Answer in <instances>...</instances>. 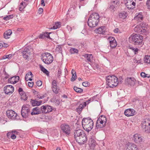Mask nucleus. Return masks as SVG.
Returning <instances> with one entry per match:
<instances>
[{
	"label": "nucleus",
	"mask_w": 150,
	"mask_h": 150,
	"mask_svg": "<svg viewBox=\"0 0 150 150\" xmlns=\"http://www.w3.org/2000/svg\"><path fill=\"white\" fill-rule=\"evenodd\" d=\"M55 51L57 52V53H62V46L57 45L56 47Z\"/></svg>",
	"instance_id": "c9c22d12"
},
{
	"label": "nucleus",
	"mask_w": 150,
	"mask_h": 150,
	"mask_svg": "<svg viewBox=\"0 0 150 150\" xmlns=\"http://www.w3.org/2000/svg\"><path fill=\"white\" fill-rule=\"evenodd\" d=\"M14 16L13 14L4 17L3 19L5 21H7L10 19L13 18Z\"/></svg>",
	"instance_id": "37998d69"
},
{
	"label": "nucleus",
	"mask_w": 150,
	"mask_h": 150,
	"mask_svg": "<svg viewBox=\"0 0 150 150\" xmlns=\"http://www.w3.org/2000/svg\"><path fill=\"white\" fill-rule=\"evenodd\" d=\"M96 143L95 140L91 138L90 140L89 144L91 148L93 149L95 146Z\"/></svg>",
	"instance_id": "cd10ccee"
},
{
	"label": "nucleus",
	"mask_w": 150,
	"mask_h": 150,
	"mask_svg": "<svg viewBox=\"0 0 150 150\" xmlns=\"http://www.w3.org/2000/svg\"><path fill=\"white\" fill-rule=\"evenodd\" d=\"M146 74L144 72H142L140 74L141 76L143 78H145Z\"/></svg>",
	"instance_id": "e2e57ef3"
},
{
	"label": "nucleus",
	"mask_w": 150,
	"mask_h": 150,
	"mask_svg": "<svg viewBox=\"0 0 150 150\" xmlns=\"http://www.w3.org/2000/svg\"><path fill=\"white\" fill-rule=\"evenodd\" d=\"M31 48L29 46L25 47L23 50L22 53L23 57L25 59L28 60L30 54Z\"/></svg>",
	"instance_id": "6e6552de"
},
{
	"label": "nucleus",
	"mask_w": 150,
	"mask_h": 150,
	"mask_svg": "<svg viewBox=\"0 0 150 150\" xmlns=\"http://www.w3.org/2000/svg\"><path fill=\"white\" fill-rule=\"evenodd\" d=\"M43 11V9L42 8H40L38 10V12L40 14Z\"/></svg>",
	"instance_id": "774afa93"
},
{
	"label": "nucleus",
	"mask_w": 150,
	"mask_h": 150,
	"mask_svg": "<svg viewBox=\"0 0 150 150\" xmlns=\"http://www.w3.org/2000/svg\"><path fill=\"white\" fill-rule=\"evenodd\" d=\"M12 32L11 30H8L5 31L4 35V37L5 38L7 39L10 38L11 34H12Z\"/></svg>",
	"instance_id": "393cba45"
},
{
	"label": "nucleus",
	"mask_w": 150,
	"mask_h": 150,
	"mask_svg": "<svg viewBox=\"0 0 150 150\" xmlns=\"http://www.w3.org/2000/svg\"><path fill=\"white\" fill-rule=\"evenodd\" d=\"M74 89L75 91L79 93H81L83 91V90L82 89L78 88L76 86H74Z\"/></svg>",
	"instance_id": "ea45409f"
},
{
	"label": "nucleus",
	"mask_w": 150,
	"mask_h": 150,
	"mask_svg": "<svg viewBox=\"0 0 150 150\" xmlns=\"http://www.w3.org/2000/svg\"><path fill=\"white\" fill-rule=\"evenodd\" d=\"M11 138L13 139H15L16 138V136L15 134H12V135H11Z\"/></svg>",
	"instance_id": "338daca9"
},
{
	"label": "nucleus",
	"mask_w": 150,
	"mask_h": 150,
	"mask_svg": "<svg viewBox=\"0 0 150 150\" xmlns=\"http://www.w3.org/2000/svg\"><path fill=\"white\" fill-rule=\"evenodd\" d=\"M139 100H138V99L136 98H135L133 100V102H135V103H141V102H139Z\"/></svg>",
	"instance_id": "bf43d9fd"
},
{
	"label": "nucleus",
	"mask_w": 150,
	"mask_h": 150,
	"mask_svg": "<svg viewBox=\"0 0 150 150\" xmlns=\"http://www.w3.org/2000/svg\"><path fill=\"white\" fill-rule=\"evenodd\" d=\"M142 127L144 132L146 133H150V122H149L147 120L142 122Z\"/></svg>",
	"instance_id": "1a4fd4ad"
},
{
	"label": "nucleus",
	"mask_w": 150,
	"mask_h": 150,
	"mask_svg": "<svg viewBox=\"0 0 150 150\" xmlns=\"http://www.w3.org/2000/svg\"><path fill=\"white\" fill-rule=\"evenodd\" d=\"M36 84L38 86H41L42 85V81L40 80L37 81L36 82Z\"/></svg>",
	"instance_id": "6e6d98bb"
},
{
	"label": "nucleus",
	"mask_w": 150,
	"mask_h": 150,
	"mask_svg": "<svg viewBox=\"0 0 150 150\" xmlns=\"http://www.w3.org/2000/svg\"><path fill=\"white\" fill-rule=\"evenodd\" d=\"M103 127V125H102L100 124L99 123H97V121L96 122V125L95 128V130L97 132L98 130V129H101Z\"/></svg>",
	"instance_id": "e433bc0d"
},
{
	"label": "nucleus",
	"mask_w": 150,
	"mask_h": 150,
	"mask_svg": "<svg viewBox=\"0 0 150 150\" xmlns=\"http://www.w3.org/2000/svg\"><path fill=\"white\" fill-rule=\"evenodd\" d=\"M33 112L31 113V114L32 115L41 114V112L40 110V109L38 107H35L33 109Z\"/></svg>",
	"instance_id": "b1692460"
},
{
	"label": "nucleus",
	"mask_w": 150,
	"mask_h": 150,
	"mask_svg": "<svg viewBox=\"0 0 150 150\" xmlns=\"http://www.w3.org/2000/svg\"><path fill=\"white\" fill-rule=\"evenodd\" d=\"M30 113V105L28 104L24 105L22 108L21 115L22 117L26 118L28 117Z\"/></svg>",
	"instance_id": "0eeeda50"
},
{
	"label": "nucleus",
	"mask_w": 150,
	"mask_h": 150,
	"mask_svg": "<svg viewBox=\"0 0 150 150\" xmlns=\"http://www.w3.org/2000/svg\"><path fill=\"white\" fill-rule=\"evenodd\" d=\"M135 79L134 78H127L125 80V83L131 86H134L135 84Z\"/></svg>",
	"instance_id": "4be33fe9"
},
{
	"label": "nucleus",
	"mask_w": 150,
	"mask_h": 150,
	"mask_svg": "<svg viewBox=\"0 0 150 150\" xmlns=\"http://www.w3.org/2000/svg\"><path fill=\"white\" fill-rule=\"evenodd\" d=\"M61 128L63 132L67 135H69L70 134L71 127L67 124H63L61 125Z\"/></svg>",
	"instance_id": "f8f14e48"
},
{
	"label": "nucleus",
	"mask_w": 150,
	"mask_h": 150,
	"mask_svg": "<svg viewBox=\"0 0 150 150\" xmlns=\"http://www.w3.org/2000/svg\"><path fill=\"white\" fill-rule=\"evenodd\" d=\"M18 92L20 95L23 93L25 92L23 91V89L21 88H19L18 89Z\"/></svg>",
	"instance_id": "5fc2aeb1"
},
{
	"label": "nucleus",
	"mask_w": 150,
	"mask_h": 150,
	"mask_svg": "<svg viewBox=\"0 0 150 150\" xmlns=\"http://www.w3.org/2000/svg\"><path fill=\"white\" fill-rule=\"evenodd\" d=\"M134 19L138 21L141 22L143 19V16L142 12H140L134 18Z\"/></svg>",
	"instance_id": "a878e982"
},
{
	"label": "nucleus",
	"mask_w": 150,
	"mask_h": 150,
	"mask_svg": "<svg viewBox=\"0 0 150 150\" xmlns=\"http://www.w3.org/2000/svg\"><path fill=\"white\" fill-rule=\"evenodd\" d=\"M146 4L148 8L150 10V0H147Z\"/></svg>",
	"instance_id": "864d4df0"
},
{
	"label": "nucleus",
	"mask_w": 150,
	"mask_h": 150,
	"mask_svg": "<svg viewBox=\"0 0 150 150\" xmlns=\"http://www.w3.org/2000/svg\"><path fill=\"white\" fill-rule=\"evenodd\" d=\"M144 62L148 64H150V56L146 55L144 59Z\"/></svg>",
	"instance_id": "4c0bfd02"
},
{
	"label": "nucleus",
	"mask_w": 150,
	"mask_h": 150,
	"mask_svg": "<svg viewBox=\"0 0 150 150\" xmlns=\"http://www.w3.org/2000/svg\"><path fill=\"white\" fill-rule=\"evenodd\" d=\"M93 101L94 102L96 103L99 102V103L101 102V99L100 98V96L99 95H97L93 97L90 98L88 100L86 101L83 102L82 103H86V102H88L89 103L90 102Z\"/></svg>",
	"instance_id": "9d476101"
},
{
	"label": "nucleus",
	"mask_w": 150,
	"mask_h": 150,
	"mask_svg": "<svg viewBox=\"0 0 150 150\" xmlns=\"http://www.w3.org/2000/svg\"><path fill=\"white\" fill-rule=\"evenodd\" d=\"M129 41L135 45H142L143 37L137 34L132 35L129 37Z\"/></svg>",
	"instance_id": "39448f33"
},
{
	"label": "nucleus",
	"mask_w": 150,
	"mask_h": 150,
	"mask_svg": "<svg viewBox=\"0 0 150 150\" xmlns=\"http://www.w3.org/2000/svg\"><path fill=\"white\" fill-rule=\"evenodd\" d=\"M7 57H7V59H9L12 58V57L13 56V55L12 54H9L8 55H7Z\"/></svg>",
	"instance_id": "69168bd1"
},
{
	"label": "nucleus",
	"mask_w": 150,
	"mask_h": 150,
	"mask_svg": "<svg viewBox=\"0 0 150 150\" xmlns=\"http://www.w3.org/2000/svg\"><path fill=\"white\" fill-rule=\"evenodd\" d=\"M31 100L30 102L31 103H41L42 102L41 100L38 101L36 99L32 100V99Z\"/></svg>",
	"instance_id": "a18cd8bd"
},
{
	"label": "nucleus",
	"mask_w": 150,
	"mask_h": 150,
	"mask_svg": "<svg viewBox=\"0 0 150 150\" xmlns=\"http://www.w3.org/2000/svg\"><path fill=\"white\" fill-rule=\"evenodd\" d=\"M84 104L83 105L82 104H80L78 107L76 108V111L78 113L80 114L82 110L83 107H85L87 105V104Z\"/></svg>",
	"instance_id": "bb28decb"
},
{
	"label": "nucleus",
	"mask_w": 150,
	"mask_h": 150,
	"mask_svg": "<svg viewBox=\"0 0 150 150\" xmlns=\"http://www.w3.org/2000/svg\"><path fill=\"white\" fill-rule=\"evenodd\" d=\"M19 79V77L18 76H15L9 78L8 80V83L14 84L17 82Z\"/></svg>",
	"instance_id": "6ab92c4d"
},
{
	"label": "nucleus",
	"mask_w": 150,
	"mask_h": 150,
	"mask_svg": "<svg viewBox=\"0 0 150 150\" xmlns=\"http://www.w3.org/2000/svg\"><path fill=\"white\" fill-rule=\"evenodd\" d=\"M45 38V35L44 33L39 35V38L40 39H44Z\"/></svg>",
	"instance_id": "603ef678"
},
{
	"label": "nucleus",
	"mask_w": 150,
	"mask_h": 150,
	"mask_svg": "<svg viewBox=\"0 0 150 150\" xmlns=\"http://www.w3.org/2000/svg\"><path fill=\"white\" fill-rule=\"evenodd\" d=\"M106 79V84L109 87L113 88L116 86L118 84V78L115 76H108Z\"/></svg>",
	"instance_id": "20e7f679"
},
{
	"label": "nucleus",
	"mask_w": 150,
	"mask_h": 150,
	"mask_svg": "<svg viewBox=\"0 0 150 150\" xmlns=\"http://www.w3.org/2000/svg\"><path fill=\"white\" fill-rule=\"evenodd\" d=\"M41 59L45 64H49L53 62V57L50 53L46 52L42 56Z\"/></svg>",
	"instance_id": "423d86ee"
},
{
	"label": "nucleus",
	"mask_w": 150,
	"mask_h": 150,
	"mask_svg": "<svg viewBox=\"0 0 150 150\" xmlns=\"http://www.w3.org/2000/svg\"><path fill=\"white\" fill-rule=\"evenodd\" d=\"M127 146V150H138L137 146L133 143H128Z\"/></svg>",
	"instance_id": "412c9836"
},
{
	"label": "nucleus",
	"mask_w": 150,
	"mask_h": 150,
	"mask_svg": "<svg viewBox=\"0 0 150 150\" xmlns=\"http://www.w3.org/2000/svg\"><path fill=\"white\" fill-rule=\"evenodd\" d=\"M62 74V70L60 68H59L58 69V73L57 74V76L59 77Z\"/></svg>",
	"instance_id": "3c124183"
},
{
	"label": "nucleus",
	"mask_w": 150,
	"mask_h": 150,
	"mask_svg": "<svg viewBox=\"0 0 150 150\" xmlns=\"http://www.w3.org/2000/svg\"><path fill=\"white\" fill-rule=\"evenodd\" d=\"M99 16L97 13H93L89 17L88 21V26L90 28L97 26L99 22Z\"/></svg>",
	"instance_id": "f03ea898"
},
{
	"label": "nucleus",
	"mask_w": 150,
	"mask_h": 150,
	"mask_svg": "<svg viewBox=\"0 0 150 150\" xmlns=\"http://www.w3.org/2000/svg\"><path fill=\"white\" fill-rule=\"evenodd\" d=\"M82 124L83 129L88 132L91 130L93 127V121L89 117L83 118L82 121Z\"/></svg>",
	"instance_id": "7ed1b4c3"
},
{
	"label": "nucleus",
	"mask_w": 150,
	"mask_h": 150,
	"mask_svg": "<svg viewBox=\"0 0 150 150\" xmlns=\"http://www.w3.org/2000/svg\"><path fill=\"white\" fill-rule=\"evenodd\" d=\"M141 29L142 32H140V34H143L144 33H145L146 32V30L145 28H144L143 26H142V28Z\"/></svg>",
	"instance_id": "09e8293b"
},
{
	"label": "nucleus",
	"mask_w": 150,
	"mask_h": 150,
	"mask_svg": "<svg viewBox=\"0 0 150 150\" xmlns=\"http://www.w3.org/2000/svg\"><path fill=\"white\" fill-rule=\"evenodd\" d=\"M92 56V54H86L83 56L86 58L88 61L91 62V58Z\"/></svg>",
	"instance_id": "58836bf2"
},
{
	"label": "nucleus",
	"mask_w": 150,
	"mask_h": 150,
	"mask_svg": "<svg viewBox=\"0 0 150 150\" xmlns=\"http://www.w3.org/2000/svg\"><path fill=\"white\" fill-rule=\"evenodd\" d=\"M114 32L115 33H120L119 29L118 28H116L114 30Z\"/></svg>",
	"instance_id": "13d9d810"
},
{
	"label": "nucleus",
	"mask_w": 150,
	"mask_h": 150,
	"mask_svg": "<svg viewBox=\"0 0 150 150\" xmlns=\"http://www.w3.org/2000/svg\"><path fill=\"white\" fill-rule=\"evenodd\" d=\"M108 40L109 41L110 46L112 48H115L117 45V43L115 38L112 37H110L108 38Z\"/></svg>",
	"instance_id": "a211bd4d"
},
{
	"label": "nucleus",
	"mask_w": 150,
	"mask_h": 150,
	"mask_svg": "<svg viewBox=\"0 0 150 150\" xmlns=\"http://www.w3.org/2000/svg\"><path fill=\"white\" fill-rule=\"evenodd\" d=\"M57 81L55 80H53L52 82L51 88L53 92L56 94L59 93V89L57 88Z\"/></svg>",
	"instance_id": "f3484780"
},
{
	"label": "nucleus",
	"mask_w": 150,
	"mask_h": 150,
	"mask_svg": "<svg viewBox=\"0 0 150 150\" xmlns=\"http://www.w3.org/2000/svg\"><path fill=\"white\" fill-rule=\"evenodd\" d=\"M112 5H116L117 6L120 4V2L118 0H114L112 2Z\"/></svg>",
	"instance_id": "c03bdc74"
},
{
	"label": "nucleus",
	"mask_w": 150,
	"mask_h": 150,
	"mask_svg": "<svg viewBox=\"0 0 150 150\" xmlns=\"http://www.w3.org/2000/svg\"><path fill=\"white\" fill-rule=\"evenodd\" d=\"M135 110L131 108H129L125 110L124 114L127 117H129L134 115L135 114Z\"/></svg>",
	"instance_id": "dca6fc26"
},
{
	"label": "nucleus",
	"mask_w": 150,
	"mask_h": 150,
	"mask_svg": "<svg viewBox=\"0 0 150 150\" xmlns=\"http://www.w3.org/2000/svg\"><path fill=\"white\" fill-rule=\"evenodd\" d=\"M90 84V83L87 81L84 82L82 83V85L83 86L86 87L89 86Z\"/></svg>",
	"instance_id": "49530a36"
},
{
	"label": "nucleus",
	"mask_w": 150,
	"mask_h": 150,
	"mask_svg": "<svg viewBox=\"0 0 150 150\" xmlns=\"http://www.w3.org/2000/svg\"><path fill=\"white\" fill-rule=\"evenodd\" d=\"M142 26L140 24L137 25L134 28V30L135 32L140 33V32H142Z\"/></svg>",
	"instance_id": "c756f323"
},
{
	"label": "nucleus",
	"mask_w": 150,
	"mask_h": 150,
	"mask_svg": "<svg viewBox=\"0 0 150 150\" xmlns=\"http://www.w3.org/2000/svg\"><path fill=\"white\" fill-rule=\"evenodd\" d=\"M70 52L71 54L78 53V50L77 49L73 48H71L70 50Z\"/></svg>",
	"instance_id": "a19ab883"
},
{
	"label": "nucleus",
	"mask_w": 150,
	"mask_h": 150,
	"mask_svg": "<svg viewBox=\"0 0 150 150\" xmlns=\"http://www.w3.org/2000/svg\"><path fill=\"white\" fill-rule=\"evenodd\" d=\"M4 91L6 94L10 95L14 92V88L12 85H7L4 87Z\"/></svg>",
	"instance_id": "ddd939ff"
},
{
	"label": "nucleus",
	"mask_w": 150,
	"mask_h": 150,
	"mask_svg": "<svg viewBox=\"0 0 150 150\" xmlns=\"http://www.w3.org/2000/svg\"><path fill=\"white\" fill-rule=\"evenodd\" d=\"M98 119L100 120H101L102 122H103L105 123L106 122L107 120L106 117L103 115H101Z\"/></svg>",
	"instance_id": "79ce46f5"
},
{
	"label": "nucleus",
	"mask_w": 150,
	"mask_h": 150,
	"mask_svg": "<svg viewBox=\"0 0 150 150\" xmlns=\"http://www.w3.org/2000/svg\"><path fill=\"white\" fill-rule=\"evenodd\" d=\"M7 117L9 119L13 120L16 119L17 114L12 110H8L6 112Z\"/></svg>",
	"instance_id": "4468645a"
},
{
	"label": "nucleus",
	"mask_w": 150,
	"mask_h": 150,
	"mask_svg": "<svg viewBox=\"0 0 150 150\" xmlns=\"http://www.w3.org/2000/svg\"><path fill=\"white\" fill-rule=\"evenodd\" d=\"M133 140L136 143H139L143 141V139L140 134H136L133 136Z\"/></svg>",
	"instance_id": "aec40b11"
},
{
	"label": "nucleus",
	"mask_w": 150,
	"mask_h": 150,
	"mask_svg": "<svg viewBox=\"0 0 150 150\" xmlns=\"http://www.w3.org/2000/svg\"><path fill=\"white\" fill-rule=\"evenodd\" d=\"M119 16V17L120 18L125 19L127 17V12L123 11L120 13Z\"/></svg>",
	"instance_id": "c85d7f7f"
},
{
	"label": "nucleus",
	"mask_w": 150,
	"mask_h": 150,
	"mask_svg": "<svg viewBox=\"0 0 150 150\" xmlns=\"http://www.w3.org/2000/svg\"><path fill=\"white\" fill-rule=\"evenodd\" d=\"M97 121V123H99L100 124L102 125H103V127L105 126L106 123L103 122H102L101 120H98V119Z\"/></svg>",
	"instance_id": "de8ad7c7"
},
{
	"label": "nucleus",
	"mask_w": 150,
	"mask_h": 150,
	"mask_svg": "<svg viewBox=\"0 0 150 150\" xmlns=\"http://www.w3.org/2000/svg\"><path fill=\"white\" fill-rule=\"evenodd\" d=\"M44 34H45V38L46 37L47 38H48L49 39H51V38H50V34H51V33H49L47 32H45L44 33Z\"/></svg>",
	"instance_id": "8fccbe9b"
},
{
	"label": "nucleus",
	"mask_w": 150,
	"mask_h": 150,
	"mask_svg": "<svg viewBox=\"0 0 150 150\" xmlns=\"http://www.w3.org/2000/svg\"><path fill=\"white\" fill-rule=\"evenodd\" d=\"M61 26V24L60 22L56 23L51 28L52 29H56L59 28Z\"/></svg>",
	"instance_id": "72a5a7b5"
},
{
	"label": "nucleus",
	"mask_w": 150,
	"mask_h": 150,
	"mask_svg": "<svg viewBox=\"0 0 150 150\" xmlns=\"http://www.w3.org/2000/svg\"><path fill=\"white\" fill-rule=\"evenodd\" d=\"M41 113L46 114L52 111V108L51 106L42 105L40 107Z\"/></svg>",
	"instance_id": "9b49d317"
},
{
	"label": "nucleus",
	"mask_w": 150,
	"mask_h": 150,
	"mask_svg": "<svg viewBox=\"0 0 150 150\" xmlns=\"http://www.w3.org/2000/svg\"><path fill=\"white\" fill-rule=\"evenodd\" d=\"M27 92H25L20 95L21 99L23 100L24 101H26L28 97L27 96Z\"/></svg>",
	"instance_id": "473e14b6"
},
{
	"label": "nucleus",
	"mask_w": 150,
	"mask_h": 150,
	"mask_svg": "<svg viewBox=\"0 0 150 150\" xmlns=\"http://www.w3.org/2000/svg\"><path fill=\"white\" fill-rule=\"evenodd\" d=\"M28 85L29 87H32L33 85V82H28Z\"/></svg>",
	"instance_id": "052dcab7"
},
{
	"label": "nucleus",
	"mask_w": 150,
	"mask_h": 150,
	"mask_svg": "<svg viewBox=\"0 0 150 150\" xmlns=\"http://www.w3.org/2000/svg\"><path fill=\"white\" fill-rule=\"evenodd\" d=\"M74 138L77 142L80 144H84L87 141V137L84 132L81 129H76L72 132Z\"/></svg>",
	"instance_id": "f257e3e1"
},
{
	"label": "nucleus",
	"mask_w": 150,
	"mask_h": 150,
	"mask_svg": "<svg viewBox=\"0 0 150 150\" xmlns=\"http://www.w3.org/2000/svg\"><path fill=\"white\" fill-rule=\"evenodd\" d=\"M96 32L99 34H104L105 32V26H102L95 30Z\"/></svg>",
	"instance_id": "5701e85b"
},
{
	"label": "nucleus",
	"mask_w": 150,
	"mask_h": 150,
	"mask_svg": "<svg viewBox=\"0 0 150 150\" xmlns=\"http://www.w3.org/2000/svg\"><path fill=\"white\" fill-rule=\"evenodd\" d=\"M124 1L126 6L128 9H133L135 8L136 4L134 1L131 2L127 0H125Z\"/></svg>",
	"instance_id": "2eb2a0df"
},
{
	"label": "nucleus",
	"mask_w": 150,
	"mask_h": 150,
	"mask_svg": "<svg viewBox=\"0 0 150 150\" xmlns=\"http://www.w3.org/2000/svg\"><path fill=\"white\" fill-rule=\"evenodd\" d=\"M129 49H130L134 52L135 54H137L138 53L139 49L137 48H134L132 46H129Z\"/></svg>",
	"instance_id": "f704fd0d"
},
{
	"label": "nucleus",
	"mask_w": 150,
	"mask_h": 150,
	"mask_svg": "<svg viewBox=\"0 0 150 150\" xmlns=\"http://www.w3.org/2000/svg\"><path fill=\"white\" fill-rule=\"evenodd\" d=\"M72 74V76L71 78V81H74L76 78V72L73 70L72 69L71 72Z\"/></svg>",
	"instance_id": "7c9ffc66"
},
{
	"label": "nucleus",
	"mask_w": 150,
	"mask_h": 150,
	"mask_svg": "<svg viewBox=\"0 0 150 150\" xmlns=\"http://www.w3.org/2000/svg\"><path fill=\"white\" fill-rule=\"evenodd\" d=\"M40 68L41 70L47 76H49L50 72L47 71L45 68L42 66H40Z\"/></svg>",
	"instance_id": "2f4dec72"
},
{
	"label": "nucleus",
	"mask_w": 150,
	"mask_h": 150,
	"mask_svg": "<svg viewBox=\"0 0 150 150\" xmlns=\"http://www.w3.org/2000/svg\"><path fill=\"white\" fill-rule=\"evenodd\" d=\"M12 134H13V131H12L11 132H9L7 134V136L8 138H10L11 137V135H12Z\"/></svg>",
	"instance_id": "4d7b16f0"
},
{
	"label": "nucleus",
	"mask_w": 150,
	"mask_h": 150,
	"mask_svg": "<svg viewBox=\"0 0 150 150\" xmlns=\"http://www.w3.org/2000/svg\"><path fill=\"white\" fill-rule=\"evenodd\" d=\"M116 7V5H111L110 7V9L112 10H114L115 7Z\"/></svg>",
	"instance_id": "0e129e2a"
},
{
	"label": "nucleus",
	"mask_w": 150,
	"mask_h": 150,
	"mask_svg": "<svg viewBox=\"0 0 150 150\" xmlns=\"http://www.w3.org/2000/svg\"><path fill=\"white\" fill-rule=\"evenodd\" d=\"M4 74L5 75V76L4 77L5 79H7L9 77V75L5 71H4Z\"/></svg>",
	"instance_id": "680f3d73"
}]
</instances>
